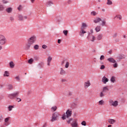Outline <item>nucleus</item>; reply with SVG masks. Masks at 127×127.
<instances>
[{"label": "nucleus", "instance_id": "nucleus-64", "mask_svg": "<svg viewBox=\"0 0 127 127\" xmlns=\"http://www.w3.org/2000/svg\"><path fill=\"white\" fill-rule=\"evenodd\" d=\"M42 127H46V124H44V125Z\"/></svg>", "mask_w": 127, "mask_h": 127}, {"label": "nucleus", "instance_id": "nucleus-30", "mask_svg": "<svg viewBox=\"0 0 127 127\" xmlns=\"http://www.w3.org/2000/svg\"><path fill=\"white\" fill-rule=\"evenodd\" d=\"M18 17L19 18V20H23L24 19V17L21 14H19L18 15Z\"/></svg>", "mask_w": 127, "mask_h": 127}, {"label": "nucleus", "instance_id": "nucleus-48", "mask_svg": "<svg viewBox=\"0 0 127 127\" xmlns=\"http://www.w3.org/2000/svg\"><path fill=\"white\" fill-rule=\"evenodd\" d=\"M81 125H82V126H84V127H86V121H83L81 123Z\"/></svg>", "mask_w": 127, "mask_h": 127}, {"label": "nucleus", "instance_id": "nucleus-51", "mask_svg": "<svg viewBox=\"0 0 127 127\" xmlns=\"http://www.w3.org/2000/svg\"><path fill=\"white\" fill-rule=\"evenodd\" d=\"M106 68V66L104 65H102L100 67L101 70H103V69H105Z\"/></svg>", "mask_w": 127, "mask_h": 127}, {"label": "nucleus", "instance_id": "nucleus-9", "mask_svg": "<svg viewBox=\"0 0 127 127\" xmlns=\"http://www.w3.org/2000/svg\"><path fill=\"white\" fill-rule=\"evenodd\" d=\"M72 127H78V123H77V120L75 119L73 120L72 123H70Z\"/></svg>", "mask_w": 127, "mask_h": 127}, {"label": "nucleus", "instance_id": "nucleus-27", "mask_svg": "<svg viewBox=\"0 0 127 127\" xmlns=\"http://www.w3.org/2000/svg\"><path fill=\"white\" fill-rule=\"evenodd\" d=\"M95 31L97 32H99L101 31V26H97L95 28Z\"/></svg>", "mask_w": 127, "mask_h": 127}, {"label": "nucleus", "instance_id": "nucleus-44", "mask_svg": "<svg viewBox=\"0 0 127 127\" xmlns=\"http://www.w3.org/2000/svg\"><path fill=\"white\" fill-rule=\"evenodd\" d=\"M91 15L95 16V15H97V12H96L95 11H92L91 12Z\"/></svg>", "mask_w": 127, "mask_h": 127}, {"label": "nucleus", "instance_id": "nucleus-45", "mask_svg": "<svg viewBox=\"0 0 127 127\" xmlns=\"http://www.w3.org/2000/svg\"><path fill=\"white\" fill-rule=\"evenodd\" d=\"M66 62H67V61H66L65 60L63 61L61 63V65L64 66V64H65L66 63Z\"/></svg>", "mask_w": 127, "mask_h": 127}, {"label": "nucleus", "instance_id": "nucleus-40", "mask_svg": "<svg viewBox=\"0 0 127 127\" xmlns=\"http://www.w3.org/2000/svg\"><path fill=\"white\" fill-rule=\"evenodd\" d=\"M101 21H102L101 26H106V21L102 20Z\"/></svg>", "mask_w": 127, "mask_h": 127}, {"label": "nucleus", "instance_id": "nucleus-7", "mask_svg": "<svg viewBox=\"0 0 127 127\" xmlns=\"http://www.w3.org/2000/svg\"><path fill=\"white\" fill-rule=\"evenodd\" d=\"M88 40H89L90 41H91L92 42H94L95 40H96V37L94 36L92 34H91L90 33H88V35L87 37Z\"/></svg>", "mask_w": 127, "mask_h": 127}, {"label": "nucleus", "instance_id": "nucleus-11", "mask_svg": "<svg viewBox=\"0 0 127 127\" xmlns=\"http://www.w3.org/2000/svg\"><path fill=\"white\" fill-rule=\"evenodd\" d=\"M102 21V19L100 17H96L93 20L94 23H99Z\"/></svg>", "mask_w": 127, "mask_h": 127}, {"label": "nucleus", "instance_id": "nucleus-52", "mask_svg": "<svg viewBox=\"0 0 127 127\" xmlns=\"http://www.w3.org/2000/svg\"><path fill=\"white\" fill-rule=\"evenodd\" d=\"M9 19L11 21H14V18L12 16L10 17Z\"/></svg>", "mask_w": 127, "mask_h": 127}, {"label": "nucleus", "instance_id": "nucleus-36", "mask_svg": "<svg viewBox=\"0 0 127 127\" xmlns=\"http://www.w3.org/2000/svg\"><path fill=\"white\" fill-rule=\"evenodd\" d=\"M33 59L31 58L28 60V63H29V64H32V63H33Z\"/></svg>", "mask_w": 127, "mask_h": 127}, {"label": "nucleus", "instance_id": "nucleus-47", "mask_svg": "<svg viewBox=\"0 0 127 127\" xmlns=\"http://www.w3.org/2000/svg\"><path fill=\"white\" fill-rule=\"evenodd\" d=\"M113 2H112V1H111L110 0H107V4H112Z\"/></svg>", "mask_w": 127, "mask_h": 127}, {"label": "nucleus", "instance_id": "nucleus-37", "mask_svg": "<svg viewBox=\"0 0 127 127\" xmlns=\"http://www.w3.org/2000/svg\"><path fill=\"white\" fill-rule=\"evenodd\" d=\"M34 49H35V50H38V49H39V46H38V45H35L34 46Z\"/></svg>", "mask_w": 127, "mask_h": 127}, {"label": "nucleus", "instance_id": "nucleus-15", "mask_svg": "<svg viewBox=\"0 0 127 127\" xmlns=\"http://www.w3.org/2000/svg\"><path fill=\"white\" fill-rule=\"evenodd\" d=\"M103 37H104L103 35L102 34H99L97 35L96 37V39L97 40H99V41L102 40V39H103Z\"/></svg>", "mask_w": 127, "mask_h": 127}, {"label": "nucleus", "instance_id": "nucleus-38", "mask_svg": "<svg viewBox=\"0 0 127 127\" xmlns=\"http://www.w3.org/2000/svg\"><path fill=\"white\" fill-rule=\"evenodd\" d=\"M4 76L5 77H8V76H9V73L7 71H5L4 73Z\"/></svg>", "mask_w": 127, "mask_h": 127}, {"label": "nucleus", "instance_id": "nucleus-59", "mask_svg": "<svg viewBox=\"0 0 127 127\" xmlns=\"http://www.w3.org/2000/svg\"><path fill=\"white\" fill-rule=\"evenodd\" d=\"M90 33H91V34L94 33V31H93V29L90 30Z\"/></svg>", "mask_w": 127, "mask_h": 127}, {"label": "nucleus", "instance_id": "nucleus-10", "mask_svg": "<svg viewBox=\"0 0 127 127\" xmlns=\"http://www.w3.org/2000/svg\"><path fill=\"white\" fill-rule=\"evenodd\" d=\"M91 86V82L90 80H87L86 82H84V88L85 89H87L89 88Z\"/></svg>", "mask_w": 127, "mask_h": 127}, {"label": "nucleus", "instance_id": "nucleus-26", "mask_svg": "<svg viewBox=\"0 0 127 127\" xmlns=\"http://www.w3.org/2000/svg\"><path fill=\"white\" fill-rule=\"evenodd\" d=\"M6 11L8 12V13H10L12 11V8L8 7L6 9Z\"/></svg>", "mask_w": 127, "mask_h": 127}, {"label": "nucleus", "instance_id": "nucleus-32", "mask_svg": "<svg viewBox=\"0 0 127 127\" xmlns=\"http://www.w3.org/2000/svg\"><path fill=\"white\" fill-rule=\"evenodd\" d=\"M9 66L10 68H14V63L13 62H10L9 63Z\"/></svg>", "mask_w": 127, "mask_h": 127}, {"label": "nucleus", "instance_id": "nucleus-5", "mask_svg": "<svg viewBox=\"0 0 127 127\" xmlns=\"http://www.w3.org/2000/svg\"><path fill=\"white\" fill-rule=\"evenodd\" d=\"M109 105L116 108L119 106V101H114L113 99H110L109 101Z\"/></svg>", "mask_w": 127, "mask_h": 127}, {"label": "nucleus", "instance_id": "nucleus-14", "mask_svg": "<svg viewBox=\"0 0 127 127\" xmlns=\"http://www.w3.org/2000/svg\"><path fill=\"white\" fill-rule=\"evenodd\" d=\"M51 61H52V57L51 56L48 57L47 59V65L50 66V63H51Z\"/></svg>", "mask_w": 127, "mask_h": 127}, {"label": "nucleus", "instance_id": "nucleus-19", "mask_svg": "<svg viewBox=\"0 0 127 127\" xmlns=\"http://www.w3.org/2000/svg\"><path fill=\"white\" fill-rule=\"evenodd\" d=\"M116 18H118L120 19V20H121V19L123 18V17L120 14H118L114 17V19H116Z\"/></svg>", "mask_w": 127, "mask_h": 127}, {"label": "nucleus", "instance_id": "nucleus-2", "mask_svg": "<svg viewBox=\"0 0 127 127\" xmlns=\"http://www.w3.org/2000/svg\"><path fill=\"white\" fill-rule=\"evenodd\" d=\"M87 27H88V24L85 22H82L81 23L80 30L79 32V35L81 37H83L84 34L87 33V31L85 30Z\"/></svg>", "mask_w": 127, "mask_h": 127}, {"label": "nucleus", "instance_id": "nucleus-58", "mask_svg": "<svg viewBox=\"0 0 127 127\" xmlns=\"http://www.w3.org/2000/svg\"><path fill=\"white\" fill-rule=\"evenodd\" d=\"M58 43H59V44H60V43H61V40L59 39V40H58Z\"/></svg>", "mask_w": 127, "mask_h": 127}, {"label": "nucleus", "instance_id": "nucleus-56", "mask_svg": "<svg viewBox=\"0 0 127 127\" xmlns=\"http://www.w3.org/2000/svg\"><path fill=\"white\" fill-rule=\"evenodd\" d=\"M115 41L116 42H120V39H119V38H116V39H115Z\"/></svg>", "mask_w": 127, "mask_h": 127}, {"label": "nucleus", "instance_id": "nucleus-1", "mask_svg": "<svg viewBox=\"0 0 127 127\" xmlns=\"http://www.w3.org/2000/svg\"><path fill=\"white\" fill-rule=\"evenodd\" d=\"M36 41V37L35 36H33L29 38L27 40V43L26 44L24 49L25 50H29L30 49V47H31V45H33L35 43Z\"/></svg>", "mask_w": 127, "mask_h": 127}, {"label": "nucleus", "instance_id": "nucleus-42", "mask_svg": "<svg viewBox=\"0 0 127 127\" xmlns=\"http://www.w3.org/2000/svg\"><path fill=\"white\" fill-rule=\"evenodd\" d=\"M57 110V107L56 106H53L52 107V111H53L54 112H55Z\"/></svg>", "mask_w": 127, "mask_h": 127}, {"label": "nucleus", "instance_id": "nucleus-4", "mask_svg": "<svg viewBox=\"0 0 127 127\" xmlns=\"http://www.w3.org/2000/svg\"><path fill=\"white\" fill-rule=\"evenodd\" d=\"M6 43V38L2 34H0V45H4Z\"/></svg>", "mask_w": 127, "mask_h": 127}, {"label": "nucleus", "instance_id": "nucleus-6", "mask_svg": "<svg viewBox=\"0 0 127 127\" xmlns=\"http://www.w3.org/2000/svg\"><path fill=\"white\" fill-rule=\"evenodd\" d=\"M66 114V115L65 114L63 115V117H62V120H65L66 118H67V119H69V118L72 116V112L69 110H67Z\"/></svg>", "mask_w": 127, "mask_h": 127}, {"label": "nucleus", "instance_id": "nucleus-55", "mask_svg": "<svg viewBox=\"0 0 127 127\" xmlns=\"http://www.w3.org/2000/svg\"><path fill=\"white\" fill-rule=\"evenodd\" d=\"M113 67H114V68H117V67H118V64H117V63H115V64L113 65Z\"/></svg>", "mask_w": 127, "mask_h": 127}, {"label": "nucleus", "instance_id": "nucleus-13", "mask_svg": "<svg viewBox=\"0 0 127 127\" xmlns=\"http://www.w3.org/2000/svg\"><path fill=\"white\" fill-rule=\"evenodd\" d=\"M10 120V117H7L4 119V126L7 127L8 126V121Z\"/></svg>", "mask_w": 127, "mask_h": 127}, {"label": "nucleus", "instance_id": "nucleus-28", "mask_svg": "<svg viewBox=\"0 0 127 127\" xmlns=\"http://www.w3.org/2000/svg\"><path fill=\"white\" fill-rule=\"evenodd\" d=\"M98 104L99 106H103L105 105V101L104 100H100L98 102Z\"/></svg>", "mask_w": 127, "mask_h": 127}, {"label": "nucleus", "instance_id": "nucleus-33", "mask_svg": "<svg viewBox=\"0 0 127 127\" xmlns=\"http://www.w3.org/2000/svg\"><path fill=\"white\" fill-rule=\"evenodd\" d=\"M13 95L14 96L15 98V97L18 96L19 95V91H16L13 93Z\"/></svg>", "mask_w": 127, "mask_h": 127}, {"label": "nucleus", "instance_id": "nucleus-39", "mask_svg": "<svg viewBox=\"0 0 127 127\" xmlns=\"http://www.w3.org/2000/svg\"><path fill=\"white\" fill-rule=\"evenodd\" d=\"M120 59H125L126 56L125 55H121L119 57Z\"/></svg>", "mask_w": 127, "mask_h": 127}, {"label": "nucleus", "instance_id": "nucleus-22", "mask_svg": "<svg viewBox=\"0 0 127 127\" xmlns=\"http://www.w3.org/2000/svg\"><path fill=\"white\" fill-rule=\"evenodd\" d=\"M56 20L58 22H60V21H61V20H62V17H61V16H57L56 17Z\"/></svg>", "mask_w": 127, "mask_h": 127}, {"label": "nucleus", "instance_id": "nucleus-46", "mask_svg": "<svg viewBox=\"0 0 127 127\" xmlns=\"http://www.w3.org/2000/svg\"><path fill=\"white\" fill-rule=\"evenodd\" d=\"M72 121H73V119L71 118L68 120H67L66 122L67 123V124H70L71 122H72Z\"/></svg>", "mask_w": 127, "mask_h": 127}, {"label": "nucleus", "instance_id": "nucleus-18", "mask_svg": "<svg viewBox=\"0 0 127 127\" xmlns=\"http://www.w3.org/2000/svg\"><path fill=\"white\" fill-rule=\"evenodd\" d=\"M107 60L109 62H110V63H116V60L113 58H110L108 59Z\"/></svg>", "mask_w": 127, "mask_h": 127}, {"label": "nucleus", "instance_id": "nucleus-53", "mask_svg": "<svg viewBox=\"0 0 127 127\" xmlns=\"http://www.w3.org/2000/svg\"><path fill=\"white\" fill-rule=\"evenodd\" d=\"M42 47L43 49H46V48H47V46H46V45H43Z\"/></svg>", "mask_w": 127, "mask_h": 127}, {"label": "nucleus", "instance_id": "nucleus-17", "mask_svg": "<svg viewBox=\"0 0 127 127\" xmlns=\"http://www.w3.org/2000/svg\"><path fill=\"white\" fill-rule=\"evenodd\" d=\"M108 123L111 125H114L116 123V120L112 119H108Z\"/></svg>", "mask_w": 127, "mask_h": 127}, {"label": "nucleus", "instance_id": "nucleus-63", "mask_svg": "<svg viewBox=\"0 0 127 127\" xmlns=\"http://www.w3.org/2000/svg\"><path fill=\"white\" fill-rule=\"evenodd\" d=\"M24 18H25V19H27V16H24Z\"/></svg>", "mask_w": 127, "mask_h": 127}, {"label": "nucleus", "instance_id": "nucleus-25", "mask_svg": "<svg viewBox=\"0 0 127 127\" xmlns=\"http://www.w3.org/2000/svg\"><path fill=\"white\" fill-rule=\"evenodd\" d=\"M76 107H77V103H72L71 104V108H72V109H75V108H76Z\"/></svg>", "mask_w": 127, "mask_h": 127}, {"label": "nucleus", "instance_id": "nucleus-24", "mask_svg": "<svg viewBox=\"0 0 127 127\" xmlns=\"http://www.w3.org/2000/svg\"><path fill=\"white\" fill-rule=\"evenodd\" d=\"M109 91V88H108V86H105L103 88L102 91L104 92L105 93H107Z\"/></svg>", "mask_w": 127, "mask_h": 127}, {"label": "nucleus", "instance_id": "nucleus-20", "mask_svg": "<svg viewBox=\"0 0 127 127\" xmlns=\"http://www.w3.org/2000/svg\"><path fill=\"white\" fill-rule=\"evenodd\" d=\"M14 105H9L7 107L8 111L9 112H11L12 111V109H14Z\"/></svg>", "mask_w": 127, "mask_h": 127}, {"label": "nucleus", "instance_id": "nucleus-41", "mask_svg": "<svg viewBox=\"0 0 127 127\" xmlns=\"http://www.w3.org/2000/svg\"><path fill=\"white\" fill-rule=\"evenodd\" d=\"M4 9V7H3V5L0 4V11L3 10Z\"/></svg>", "mask_w": 127, "mask_h": 127}, {"label": "nucleus", "instance_id": "nucleus-54", "mask_svg": "<svg viewBox=\"0 0 127 127\" xmlns=\"http://www.w3.org/2000/svg\"><path fill=\"white\" fill-rule=\"evenodd\" d=\"M61 81L63 83H65V82H67V80L65 79L64 78L62 79Z\"/></svg>", "mask_w": 127, "mask_h": 127}, {"label": "nucleus", "instance_id": "nucleus-16", "mask_svg": "<svg viewBox=\"0 0 127 127\" xmlns=\"http://www.w3.org/2000/svg\"><path fill=\"white\" fill-rule=\"evenodd\" d=\"M53 4V1L51 0L48 1L46 4V6H51Z\"/></svg>", "mask_w": 127, "mask_h": 127}, {"label": "nucleus", "instance_id": "nucleus-23", "mask_svg": "<svg viewBox=\"0 0 127 127\" xmlns=\"http://www.w3.org/2000/svg\"><path fill=\"white\" fill-rule=\"evenodd\" d=\"M8 90H13V85L12 84H8L7 85Z\"/></svg>", "mask_w": 127, "mask_h": 127}, {"label": "nucleus", "instance_id": "nucleus-49", "mask_svg": "<svg viewBox=\"0 0 127 127\" xmlns=\"http://www.w3.org/2000/svg\"><path fill=\"white\" fill-rule=\"evenodd\" d=\"M16 101L18 102V103H19V102H21V99H20V98H17L16 99Z\"/></svg>", "mask_w": 127, "mask_h": 127}, {"label": "nucleus", "instance_id": "nucleus-29", "mask_svg": "<svg viewBox=\"0 0 127 127\" xmlns=\"http://www.w3.org/2000/svg\"><path fill=\"white\" fill-rule=\"evenodd\" d=\"M110 81L112 83H115V82H116V77L112 76L110 79Z\"/></svg>", "mask_w": 127, "mask_h": 127}, {"label": "nucleus", "instance_id": "nucleus-43", "mask_svg": "<svg viewBox=\"0 0 127 127\" xmlns=\"http://www.w3.org/2000/svg\"><path fill=\"white\" fill-rule=\"evenodd\" d=\"M63 33H64V35L65 36H67V34H68V31L64 30L63 31Z\"/></svg>", "mask_w": 127, "mask_h": 127}, {"label": "nucleus", "instance_id": "nucleus-34", "mask_svg": "<svg viewBox=\"0 0 127 127\" xmlns=\"http://www.w3.org/2000/svg\"><path fill=\"white\" fill-rule=\"evenodd\" d=\"M8 97L9 98V99H14V98H15V96H14L13 93H12L8 95Z\"/></svg>", "mask_w": 127, "mask_h": 127}, {"label": "nucleus", "instance_id": "nucleus-50", "mask_svg": "<svg viewBox=\"0 0 127 127\" xmlns=\"http://www.w3.org/2000/svg\"><path fill=\"white\" fill-rule=\"evenodd\" d=\"M100 59L101 61L104 60L105 59V56L104 55L101 56Z\"/></svg>", "mask_w": 127, "mask_h": 127}, {"label": "nucleus", "instance_id": "nucleus-60", "mask_svg": "<svg viewBox=\"0 0 127 127\" xmlns=\"http://www.w3.org/2000/svg\"><path fill=\"white\" fill-rule=\"evenodd\" d=\"M18 10H20V9H21V6H19L18 7Z\"/></svg>", "mask_w": 127, "mask_h": 127}, {"label": "nucleus", "instance_id": "nucleus-21", "mask_svg": "<svg viewBox=\"0 0 127 127\" xmlns=\"http://www.w3.org/2000/svg\"><path fill=\"white\" fill-rule=\"evenodd\" d=\"M69 66H70V63H69L68 61H66L64 65V67L66 69H68V68H69Z\"/></svg>", "mask_w": 127, "mask_h": 127}, {"label": "nucleus", "instance_id": "nucleus-62", "mask_svg": "<svg viewBox=\"0 0 127 127\" xmlns=\"http://www.w3.org/2000/svg\"><path fill=\"white\" fill-rule=\"evenodd\" d=\"M1 49H2V46L0 45V51L1 50Z\"/></svg>", "mask_w": 127, "mask_h": 127}, {"label": "nucleus", "instance_id": "nucleus-61", "mask_svg": "<svg viewBox=\"0 0 127 127\" xmlns=\"http://www.w3.org/2000/svg\"><path fill=\"white\" fill-rule=\"evenodd\" d=\"M3 118H2V116H0V121H2V119Z\"/></svg>", "mask_w": 127, "mask_h": 127}, {"label": "nucleus", "instance_id": "nucleus-3", "mask_svg": "<svg viewBox=\"0 0 127 127\" xmlns=\"http://www.w3.org/2000/svg\"><path fill=\"white\" fill-rule=\"evenodd\" d=\"M59 117H60V114H59V113L55 112L52 114L51 122H52V123L56 122V121H57V120H58V118H59Z\"/></svg>", "mask_w": 127, "mask_h": 127}, {"label": "nucleus", "instance_id": "nucleus-31", "mask_svg": "<svg viewBox=\"0 0 127 127\" xmlns=\"http://www.w3.org/2000/svg\"><path fill=\"white\" fill-rule=\"evenodd\" d=\"M105 93L106 92H104L103 91H102L100 94V97L101 98H103V97H105V96H106V94H105Z\"/></svg>", "mask_w": 127, "mask_h": 127}, {"label": "nucleus", "instance_id": "nucleus-8", "mask_svg": "<svg viewBox=\"0 0 127 127\" xmlns=\"http://www.w3.org/2000/svg\"><path fill=\"white\" fill-rule=\"evenodd\" d=\"M59 73L61 76H65V75L67 74V72H66V70H64V68L61 67L60 69Z\"/></svg>", "mask_w": 127, "mask_h": 127}, {"label": "nucleus", "instance_id": "nucleus-57", "mask_svg": "<svg viewBox=\"0 0 127 127\" xmlns=\"http://www.w3.org/2000/svg\"><path fill=\"white\" fill-rule=\"evenodd\" d=\"M2 2H3V3H7V1L5 0H2Z\"/></svg>", "mask_w": 127, "mask_h": 127}, {"label": "nucleus", "instance_id": "nucleus-35", "mask_svg": "<svg viewBox=\"0 0 127 127\" xmlns=\"http://www.w3.org/2000/svg\"><path fill=\"white\" fill-rule=\"evenodd\" d=\"M15 79L17 82H19V81H20V77H19V76H15Z\"/></svg>", "mask_w": 127, "mask_h": 127}, {"label": "nucleus", "instance_id": "nucleus-12", "mask_svg": "<svg viewBox=\"0 0 127 127\" xmlns=\"http://www.w3.org/2000/svg\"><path fill=\"white\" fill-rule=\"evenodd\" d=\"M102 82L103 84H107V82H109V79L104 76L102 77Z\"/></svg>", "mask_w": 127, "mask_h": 127}]
</instances>
